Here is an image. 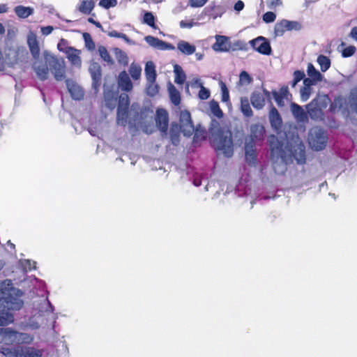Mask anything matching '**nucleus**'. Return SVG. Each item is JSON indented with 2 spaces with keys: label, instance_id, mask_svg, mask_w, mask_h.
Segmentation results:
<instances>
[{
  "label": "nucleus",
  "instance_id": "obj_1",
  "mask_svg": "<svg viewBox=\"0 0 357 357\" xmlns=\"http://www.w3.org/2000/svg\"><path fill=\"white\" fill-rule=\"evenodd\" d=\"M287 145L283 148V142L278 140L275 135H271L268 142L271 149V158L273 168L278 174H282L287 170V165L295 159L298 164L305 162V146L298 136L293 134L290 139L286 135Z\"/></svg>",
  "mask_w": 357,
  "mask_h": 357
},
{
  "label": "nucleus",
  "instance_id": "obj_2",
  "mask_svg": "<svg viewBox=\"0 0 357 357\" xmlns=\"http://www.w3.org/2000/svg\"><path fill=\"white\" fill-rule=\"evenodd\" d=\"M23 292L13 287L10 280H6L0 283V306L3 310H0V326H7L14 321L13 314L8 310H18L23 305L21 297Z\"/></svg>",
  "mask_w": 357,
  "mask_h": 357
},
{
  "label": "nucleus",
  "instance_id": "obj_3",
  "mask_svg": "<svg viewBox=\"0 0 357 357\" xmlns=\"http://www.w3.org/2000/svg\"><path fill=\"white\" fill-rule=\"evenodd\" d=\"M209 131L214 149L221 151L227 158L231 157L234 153V148L231 131L222 130L216 120L211 121Z\"/></svg>",
  "mask_w": 357,
  "mask_h": 357
},
{
  "label": "nucleus",
  "instance_id": "obj_4",
  "mask_svg": "<svg viewBox=\"0 0 357 357\" xmlns=\"http://www.w3.org/2000/svg\"><path fill=\"white\" fill-rule=\"evenodd\" d=\"M43 59L48 63L49 69L57 81H61L65 78L66 64L61 58H57L49 51H44Z\"/></svg>",
  "mask_w": 357,
  "mask_h": 357
},
{
  "label": "nucleus",
  "instance_id": "obj_5",
  "mask_svg": "<svg viewBox=\"0 0 357 357\" xmlns=\"http://www.w3.org/2000/svg\"><path fill=\"white\" fill-rule=\"evenodd\" d=\"M327 135L325 132L319 127L312 128L308 135V143L314 151L324 149L327 144Z\"/></svg>",
  "mask_w": 357,
  "mask_h": 357
},
{
  "label": "nucleus",
  "instance_id": "obj_6",
  "mask_svg": "<svg viewBox=\"0 0 357 357\" xmlns=\"http://www.w3.org/2000/svg\"><path fill=\"white\" fill-rule=\"evenodd\" d=\"M27 52L24 47H10L4 51V66H13L17 64L22 58L27 55Z\"/></svg>",
  "mask_w": 357,
  "mask_h": 357
},
{
  "label": "nucleus",
  "instance_id": "obj_7",
  "mask_svg": "<svg viewBox=\"0 0 357 357\" xmlns=\"http://www.w3.org/2000/svg\"><path fill=\"white\" fill-rule=\"evenodd\" d=\"M180 125L178 126L181 129V132H183L185 136H191L195 132V136L199 137L200 130L199 128L195 129V126L191 120V116L189 112L186 110L181 111L179 114Z\"/></svg>",
  "mask_w": 357,
  "mask_h": 357
},
{
  "label": "nucleus",
  "instance_id": "obj_8",
  "mask_svg": "<svg viewBox=\"0 0 357 357\" xmlns=\"http://www.w3.org/2000/svg\"><path fill=\"white\" fill-rule=\"evenodd\" d=\"M249 43L255 51L261 54L269 55L271 53L269 42L262 36H259L255 39L250 40Z\"/></svg>",
  "mask_w": 357,
  "mask_h": 357
},
{
  "label": "nucleus",
  "instance_id": "obj_9",
  "mask_svg": "<svg viewBox=\"0 0 357 357\" xmlns=\"http://www.w3.org/2000/svg\"><path fill=\"white\" fill-rule=\"evenodd\" d=\"M266 98H270V93L266 89H263L261 91H255L251 94L250 101L255 109H260L264 106Z\"/></svg>",
  "mask_w": 357,
  "mask_h": 357
},
{
  "label": "nucleus",
  "instance_id": "obj_10",
  "mask_svg": "<svg viewBox=\"0 0 357 357\" xmlns=\"http://www.w3.org/2000/svg\"><path fill=\"white\" fill-rule=\"evenodd\" d=\"M300 28L301 25L297 22L282 20L275 24L274 31L276 36H282L287 30H298Z\"/></svg>",
  "mask_w": 357,
  "mask_h": 357
},
{
  "label": "nucleus",
  "instance_id": "obj_11",
  "mask_svg": "<svg viewBox=\"0 0 357 357\" xmlns=\"http://www.w3.org/2000/svg\"><path fill=\"white\" fill-rule=\"evenodd\" d=\"M32 68L40 80L43 81L47 79L50 69L48 63L45 60L43 62L40 58L34 59Z\"/></svg>",
  "mask_w": 357,
  "mask_h": 357
},
{
  "label": "nucleus",
  "instance_id": "obj_12",
  "mask_svg": "<svg viewBox=\"0 0 357 357\" xmlns=\"http://www.w3.org/2000/svg\"><path fill=\"white\" fill-rule=\"evenodd\" d=\"M27 45L29 51L33 59H38L40 57L39 43L36 34L33 31H29L27 35Z\"/></svg>",
  "mask_w": 357,
  "mask_h": 357
},
{
  "label": "nucleus",
  "instance_id": "obj_13",
  "mask_svg": "<svg viewBox=\"0 0 357 357\" xmlns=\"http://www.w3.org/2000/svg\"><path fill=\"white\" fill-rule=\"evenodd\" d=\"M155 123L160 130L166 135L168 126V114L165 109H157Z\"/></svg>",
  "mask_w": 357,
  "mask_h": 357
},
{
  "label": "nucleus",
  "instance_id": "obj_14",
  "mask_svg": "<svg viewBox=\"0 0 357 357\" xmlns=\"http://www.w3.org/2000/svg\"><path fill=\"white\" fill-rule=\"evenodd\" d=\"M144 40L151 47L157 50H165L174 49V47L172 44L167 43L152 36H146Z\"/></svg>",
  "mask_w": 357,
  "mask_h": 357
},
{
  "label": "nucleus",
  "instance_id": "obj_15",
  "mask_svg": "<svg viewBox=\"0 0 357 357\" xmlns=\"http://www.w3.org/2000/svg\"><path fill=\"white\" fill-rule=\"evenodd\" d=\"M245 160L250 165H255L257 161V153L255 142L245 140Z\"/></svg>",
  "mask_w": 357,
  "mask_h": 357
},
{
  "label": "nucleus",
  "instance_id": "obj_16",
  "mask_svg": "<svg viewBox=\"0 0 357 357\" xmlns=\"http://www.w3.org/2000/svg\"><path fill=\"white\" fill-rule=\"evenodd\" d=\"M264 128L261 124H253L250 127V135L245 140L249 142L259 141L264 139Z\"/></svg>",
  "mask_w": 357,
  "mask_h": 357
},
{
  "label": "nucleus",
  "instance_id": "obj_17",
  "mask_svg": "<svg viewBox=\"0 0 357 357\" xmlns=\"http://www.w3.org/2000/svg\"><path fill=\"white\" fill-rule=\"evenodd\" d=\"M66 82L72 98L75 100H81L84 96L82 89L73 80L67 79Z\"/></svg>",
  "mask_w": 357,
  "mask_h": 357
},
{
  "label": "nucleus",
  "instance_id": "obj_18",
  "mask_svg": "<svg viewBox=\"0 0 357 357\" xmlns=\"http://www.w3.org/2000/svg\"><path fill=\"white\" fill-rule=\"evenodd\" d=\"M230 45L228 43V38L225 36H215V43L213 45V49L215 52H227Z\"/></svg>",
  "mask_w": 357,
  "mask_h": 357
},
{
  "label": "nucleus",
  "instance_id": "obj_19",
  "mask_svg": "<svg viewBox=\"0 0 357 357\" xmlns=\"http://www.w3.org/2000/svg\"><path fill=\"white\" fill-rule=\"evenodd\" d=\"M17 331L10 328H0V335L2 341L7 344L15 343Z\"/></svg>",
  "mask_w": 357,
  "mask_h": 357
},
{
  "label": "nucleus",
  "instance_id": "obj_20",
  "mask_svg": "<svg viewBox=\"0 0 357 357\" xmlns=\"http://www.w3.org/2000/svg\"><path fill=\"white\" fill-rule=\"evenodd\" d=\"M89 70L93 79V86L96 88L97 86H99L101 79L100 66L98 63L93 62L91 63Z\"/></svg>",
  "mask_w": 357,
  "mask_h": 357
},
{
  "label": "nucleus",
  "instance_id": "obj_21",
  "mask_svg": "<svg viewBox=\"0 0 357 357\" xmlns=\"http://www.w3.org/2000/svg\"><path fill=\"white\" fill-rule=\"evenodd\" d=\"M43 354V349L32 347H26L21 349L17 356L19 357H42Z\"/></svg>",
  "mask_w": 357,
  "mask_h": 357
},
{
  "label": "nucleus",
  "instance_id": "obj_22",
  "mask_svg": "<svg viewBox=\"0 0 357 357\" xmlns=\"http://www.w3.org/2000/svg\"><path fill=\"white\" fill-rule=\"evenodd\" d=\"M118 84L122 91H130L132 89V84L126 71H122L118 78Z\"/></svg>",
  "mask_w": 357,
  "mask_h": 357
},
{
  "label": "nucleus",
  "instance_id": "obj_23",
  "mask_svg": "<svg viewBox=\"0 0 357 357\" xmlns=\"http://www.w3.org/2000/svg\"><path fill=\"white\" fill-rule=\"evenodd\" d=\"M269 121L271 127L276 131L278 132L282 126V119L278 111L275 108H271L269 113Z\"/></svg>",
  "mask_w": 357,
  "mask_h": 357
},
{
  "label": "nucleus",
  "instance_id": "obj_24",
  "mask_svg": "<svg viewBox=\"0 0 357 357\" xmlns=\"http://www.w3.org/2000/svg\"><path fill=\"white\" fill-rule=\"evenodd\" d=\"M81 51L74 47H71L66 53V56L72 65L80 67L82 65V60L80 58Z\"/></svg>",
  "mask_w": 357,
  "mask_h": 357
},
{
  "label": "nucleus",
  "instance_id": "obj_25",
  "mask_svg": "<svg viewBox=\"0 0 357 357\" xmlns=\"http://www.w3.org/2000/svg\"><path fill=\"white\" fill-rule=\"evenodd\" d=\"M291 111L298 121L304 122L307 120V114L300 105L296 103H291Z\"/></svg>",
  "mask_w": 357,
  "mask_h": 357
},
{
  "label": "nucleus",
  "instance_id": "obj_26",
  "mask_svg": "<svg viewBox=\"0 0 357 357\" xmlns=\"http://www.w3.org/2000/svg\"><path fill=\"white\" fill-rule=\"evenodd\" d=\"M177 49L185 55H191L195 52V47L185 40L178 43Z\"/></svg>",
  "mask_w": 357,
  "mask_h": 357
},
{
  "label": "nucleus",
  "instance_id": "obj_27",
  "mask_svg": "<svg viewBox=\"0 0 357 357\" xmlns=\"http://www.w3.org/2000/svg\"><path fill=\"white\" fill-rule=\"evenodd\" d=\"M144 70L147 82H155L156 79V73L154 63L152 61H148L146 63Z\"/></svg>",
  "mask_w": 357,
  "mask_h": 357
},
{
  "label": "nucleus",
  "instance_id": "obj_28",
  "mask_svg": "<svg viewBox=\"0 0 357 357\" xmlns=\"http://www.w3.org/2000/svg\"><path fill=\"white\" fill-rule=\"evenodd\" d=\"M14 10L20 18H26L33 13V8L24 6H17L14 8Z\"/></svg>",
  "mask_w": 357,
  "mask_h": 357
},
{
  "label": "nucleus",
  "instance_id": "obj_29",
  "mask_svg": "<svg viewBox=\"0 0 357 357\" xmlns=\"http://www.w3.org/2000/svg\"><path fill=\"white\" fill-rule=\"evenodd\" d=\"M95 6V1L93 0H83L81 1L78 8L79 10L86 15L91 13Z\"/></svg>",
  "mask_w": 357,
  "mask_h": 357
},
{
  "label": "nucleus",
  "instance_id": "obj_30",
  "mask_svg": "<svg viewBox=\"0 0 357 357\" xmlns=\"http://www.w3.org/2000/svg\"><path fill=\"white\" fill-rule=\"evenodd\" d=\"M307 113L311 119H319L322 117V112L321 109L318 108L313 102L310 103L307 106Z\"/></svg>",
  "mask_w": 357,
  "mask_h": 357
},
{
  "label": "nucleus",
  "instance_id": "obj_31",
  "mask_svg": "<svg viewBox=\"0 0 357 357\" xmlns=\"http://www.w3.org/2000/svg\"><path fill=\"white\" fill-rule=\"evenodd\" d=\"M181 132L180 127L177 123H172L170 128V138L174 145H178L179 142V133Z\"/></svg>",
  "mask_w": 357,
  "mask_h": 357
},
{
  "label": "nucleus",
  "instance_id": "obj_32",
  "mask_svg": "<svg viewBox=\"0 0 357 357\" xmlns=\"http://www.w3.org/2000/svg\"><path fill=\"white\" fill-rule=\"evenodd\" d=\"M174 73L175 74V79L174 82L175 83L178 84H182L185 80L186 76L185 73L183 72L182 68L176 64L174 66Z\"/></svg>",
  "mask_w": 357,
  "mask_h": 357
},
{
  "label": "nucleus",
  "instance_id": "obj_33",
  "mask_svg": "<svg viewBox=\"0 0 357 357\" xmlns=\"http://www.w3.org/2000/svg\"><path fill=\"white\" fill-rule=\"evenodd\" d=\"M241 111L247 117H250L253 115L248 98L246 97L241 98Z\"/></svg>",
  "mask_w": 357,
  "mask_h": 357
},
{
  "label": "nucleus",
  "instance_id": "obj_34",
  "mask_svg": "<svg viewBox=\"0 0 357 357\" xmlns=\"http://www.w3.org/2000/svg\"><path fill=\"white\" fill-rule=\"evenodd\" d=\"M128 116V109L117 108L116 121L119 125L125 126L127 123Z\"/></svg>",
  "mask_w": 357,
  "mask_h": 357
},
{
  "label": "nucleus",
  "instance_id": "obj_35",
  "mask_svg": "<svg viewBox=\"0 0 357 357\" xmlns=\"http://www.w3.org/2000/svg\"><path fill=\"white\" fill-rule=\"evenodd\" d=\"M307 75L319 82L323 79V75L314 68L312 63H308L307 69Z\"/></svg>",
  "mask_w": 357,
  "mask_h": 357
},
{
  "label": "nucleus",
  "instance_id": "obj_36",
  "mask_svg": "<svg viewBox=\"0 0 357 357\" xmlns=\"http://www.w3.org/2000/svg\"><path fill=\"white\" fill-rule=\"evenodd\" d=\"M32 336L26 333H20L17 331L16 334V344H29L33 341Z\"/></svg>",
  "mask_w": 357,
  "mask_h": 357
},
{
  "label": "nucleus",
  "instance_id": "obj_37",
  "mask_svg": "<svg viewBox=\"0 0 357 357\" xmlns=\"http://www.w3.org/2000/svg\"><path fill=\"white\" fill-rule=\"evenodd\" d=\"M169 92L172 103L175 105H178L181 101L179 92L172 85L169 87Z\"/></svg>",
  "mask_w": 357,
  "mask_h": 357
},
{
  "label": "nucleus",
  "instance_id": "obj_38",
  "mask_svg": "<svg viewBox=\"0 0 357 357\" xmlns=\"http://www.w3.org/2000/svg\"><path fill=\"white\" fill-rule=\"evenodd\" d=\"M317 62L320 66L321 70L323 72L326 71L331 66V61L330 59L324 55H320L317 58Z\"/></svg>",
  "mask_w": 357,
  "mask_h": 357
},
{
  "label": "nucleus",
  "instance_id": "obj_39",
  "mask_svg": "<svg viewBox=\"0 0 357 357\" xmlns=\"http://www.w3.org/2000/svg\"><path fill=\"white\" fill-rule=\"evenodd\" d=\"M116 59L118 62L123 65H127L128 63V59L126 54L121 50L120 49L116 48L114 50Z\"/></svg>",
  "mask_w": 357,
  "mask_h": 357
},
{
  "label": "nucleus",
  "instance_id": "obj_40",
  "mask_svg": "<svg viewBox=\"0 0 357 357\" xmlns=\"http://www.w3.org/2000/svg\"><path fill=\"white\" fill-rule=\"evenodd\" d=\"M142 68L135 63H132L129 68V73L134 79H138L141 76Z\"/></svg>",
  "mask_w": 357,
  "mask_h": 357
},
{
  "label": "nucleus",
  "instance_id": "obj_41",
  "mask_svg": "<svg viewBox=\"0 0 357 357\" xmlns=\"http://www.w3.org/2000/svg\"><path fill=\"white\" fill-rule=\"evenodd\" d=\"M98 52L100 57L108 64H112L113 60L111 58L107 50L104 46H100L98 47Z\"/></svg>",
  "mask_w": 357,
  "mask_h": 357
},
{
  "label": "nucleus",
  "instance_id": "obj_42",
  "mask_svg": "<svg viewBox=\"0 0 357 357\" xmlns=\"http://www.w3.org/2000/svg\"><path fill=\"white\" fill-rule=\"evenodd\" d=\"M210 109L211 113L218 118H221L223 115L218 103L215 100L210 102Z\"/></svg>",
  "mask_w": 357,
  "mask_h": 357
},
{
  "label": "nucleus",
  "instance_id": "obj_43",
  "mask_svg": "<svg viewBox=\"0 0 357 357\" xmlns=\"http://www.w3.org/2000/svg\"><path fill=\"white\" fill-rule=\"evenodd\" d=\"M130 104L129 97L126 93H122L119 96L118 108L128 109Z\"/></svg>",
  "mask_w": 357,
  "mask_h": 357
},
{
  "label": "nucleus",
  "instance_id": "obj_44",
  "mask_svg": "<svg viewBox=\"0 0 357 357\" xmlns=\"http://www.w3.org/2000/svg\"><path fill=\"white\" fill-rule=\"evenodd\" d=\"M252 81V77L246 71H242L239 75V84L241 85H248Z\"/></svg>",
  "mask_w": 357,
  "mask_h": 357
},
{
  "label": "nucleus",
  "instance_id": "obj_45",
  "mask_svg": "<svg viewBox=\"0 0 357 357\" xmlns=\"http://www.w3.org/2000/svg\"><path fill=\"white\" fill-rule=\"evenodd\" d=\"M146 93L149 96H154L158 92V86L155 82H147Z\"/></svg>",
  "mask_w": 357,
  "mask_h": 357
},
{
  "label": "nucleus",
  "instance_id": "obj_46",
  "mask_svg": "<svg viewBox=\"0 0 357 357\" xmlns=\"http://www.w3.org/2000/svg\"><path fill=\"white\" fill-rule=\"evenodd\" d=\"M220 85L222 91V101L224 102H228L229 100V94L227 86L222 82H220Z\"/></svg>",
  "mask_w": 357,
  "mask_h": 357
},
{
  "label": "nucleus",
  "instance_id": "obj_47",
  "mask_svg": "<svg viewBox=\"0 0 357 357\" xmlns=\"http://www.w3.org/2000/svg\"><path fill=\"white\" fill-rule=\"evenodd\" d=\"M344 103V100L342 97H337L334 99L333 102H332L331 105V109L334 111L337 109H340L342 107Z\"/></svg>",
  "mask_w": 357,
  "mask_h": 357
},
{
  "label": "nucleus",
  "instance_id": "obj_48",
  "mask_svg": "<svg viewBox=\"0 0 357 357\" xmlns=\"http://www.w3.org/2000/svg\"><path fill=\"white\" fill-rule=\"evenodd\" d=\"M155 17L150 12H146L144 15V22L149 25L150 26L155 29Z\"/></svg>",
  "mask_w": 357,
  "mask_h": 357
},
{
  "label": "nucleus",
  "instance_id": "obj_49",
  "mask_svg": "<svg viewBox=\"0 0 357 357\" xmlns=\"http://www.w3.org/2000/svg\"><path fill=\"white\" fill-rule=\"evenodd\" d=\"M104 98H105V105L109 108V109H114L116 106V98H114V97H112V99H109V93L108 92H105L104 93Z\"/></svg>",
  "mask_w": 357,
  "mask_h": 357
},
{
  "label": "nucleus",
  "instance_id": "obj_50",
  "mask_svg": "<svg viewBox=\"0 0 357 357\" xmlns=\"http://www.w3.org/2000/svg\"><path fill=\"white\" fill-rule=\"evenodd\" d=\"M116 4V0H100L99 2V6L106 9L114 7Z\"/></svg>",
  "mask_w": 357,
  "mask_h": 357
},
{
  "label": "nucleus",
  "instance_id": "obj_51",
  "mask_svg": "<svg viewBox=\"0 0 357 357\" xmlns=\"http://www.w3.org/2000/svg\"><path fill=\"white\" fill-rule=\"evenodd\" d=\"M263 21L266 23L273 22L276 19V15L273 12H266L262 17Z\"/></svg>",
  "mask_w": 357,
  "mask_h": 357
},
{
  "label": "nucleus",
  "instance_id": "obj_52",
  "mask_svg": "<svg viewBox=\"0 0 357 357\" xmlns=\"http://www.w3.org/2000/svg\"><path fill=\"white\" fill-rule=\"evenodd\" d=\"M210 91L205 88L204 86H201L200 90L198 93V97L201 100H206L210 97Z\"/></svg>",
  "mask_w": 357,
  "mask_h": 357
},
{
  "label": "nucleus",
  "instance_id": "obj_53",
  "mask_svg": "<svg viewBox=\"0 0 357 357\" xmlns=\"http://www.w3.org/2000/svg\"><path fill=\"white\" fill-rule=\"evenodd\" d=\"M22 266L26 271L36 268V262L29 259L22 261Z\"/></svg>",
  "mask_w": 357,
  "mask_h": 357
},
{
  "label": "nucleus",
  "instance_id": "obj_54",
  "mask_svg": "<svg viewBox=\"0 0 357 357\" xmlns=\"http://www.w3.org/2000/svg\"><path fill=\"white\" fill-rule=\"evenodd\" d=\"M57 47L60 52H62L66 54L67 52H68V50H70L72 47L68 46L67 41L64 39H61L58 43Z\"/></svg>",
  "mask_w": 357,
  "mask_h": 357
},
{
  "label": "nucleus",
  "instance_id": "obj_55",
  "mask_svg": "<svg viewBox=\"0 0 357 357\" xmlns=\"http://www.w3.org/2000/svg\"><path fill=\"white\" fill-rule=\"evenodd\" d=\"M350 104L351 108L354 109L357 113V89L353 90L351 93Z\"/></svg>",
  "mask_w": 357,
  "mask_h": 357
},
{
  "label": "nucleus",
  "instance_id": "obj_56",
  "mask_svg": "<svg viewBox=\"0 0 357 357\" xmlns=\"http://www.w3.org/2000/svg\"><path fill=\"white\" fill-rule=\"evenodd\" d=\"M84 40H85V43H86V48L89 49V50H94V48H95V43L92 40L90 35L89 33H84Z\"/></svg>",
  "mask_w": 357,
  "mask_h": 357
},
{
  "label": "nucleus",
  "instance_id": "obj_57",
  "mask_svg": "<svg viewBox=\"0 0 357 357\" xmlns=\"http://www.w3.org/2000/svg\"><path fill=\"white\" fill-rule=\"evenodd\" d=\"M356 52L354 46H348L342 50V56L349 57L352 56Z\"/></svg>",
  "mask_w": 357,
  "mask_h": 357
},
{
  "label": "nucleus",
  "instance_id": "obj_58",
  "mask_svg": "<svg viewBox=\"0 0 357 357\" xmlns=\"http://www.w3.org/2000/svg\"><path fill=\"white\" fill-rule=\"evenodd\" d=\"M267 6L269 9H275L278 6H280L282 4V0H267Z\"/></svg>",
  "mask_w": 357,
  "mask_h": 357
},
{
  "label": "nucleus",
  "instance_id": "obj_59",
  "mask_svg": "<svg viewBox=\"0 0 357 357\" xmlns=\"http://www.w3.org/2000/svg\"><path fill=\"white\" fill-rule=\"evenodd\" d=\"M319 81L315 80L311 77H307L303 79L304 87L310 89V86L316 84Z\"/></svg>",
  "mask_w": 357,
  "mask_h": 357
},
{
  "label": "nucleus",
  "instance_id": "obj_60",
  "mask_svg": "<svg viewBox=\"0 0 357 357\" xmlns=\"http://www.w3.org/2000/svg\"><path fill=\"white\" fill-rule=\"evenodd\" d=\"M208 0H190L192 7L198 8L203 6Z\"/></svg>",
  "mask_w": 357,
  "mask_h": 357
},
{
  "label": "nucleus",
  "instance_id": "obj_61",
  "mask_svg": "<svg viewBox=\"0 0 357 357\" xmlns=\"http://www.w3.org/2000/svg\"><path fill=\"white\" fill-rule=\"evenodd\" d=\"M310 89L303 87L301 91V98L303 101H306L309 98Z\"/></svg>",
  "mask_w": 357,
  "mask_h": 357
},
{
  "label": "nucleus",
  "instance_id": "obj_62",
  "mask_svg": "<svg viewBox=\"0 0 357 357\" xmlns=\"http://www.w3.org/2000/svg\"><path fill=\"white\" fill-rule=\"evenodd\" d=\"M180 26L181 28L182 29H190L192 28L195 24L192 21H185V20H181L180 22Z\"/></svg>",
  "mask_w": 357,
  "mask_h": 357
},
{
  "label": "nucleus",
  "instance_id": "obj_63",
  "mask_svg": "<svg viewBox=\"0 0 357 357\" xmlns=\"http://www.w3.org/2000/svg\"><path fill=\"white\" fill-rule=\"evenodd\" d=\"M305 77V73L303 71L301 70H296L294 73V78L296 79V82H300L301 80L303 79Z\"/></svg>",
  "mask_w": 357,
  "mask_h": 357
},
{
  "label": "nucleus",
  "instance_id": "obj_64",
  "mask_svg": "<svg viewBox=\"0 0 357 357\" xmlns=\"http://www.w3.org/2000/svg\"><path fill=\"white\" fill-rule=\"evenodd\" d=\"M54 30V27L52 26H47L41 27V32L44 36L50 35L52 31Z\"/></svg>",
  "mask_w": 357,
  "mask_h": 357
}]
</instances>
